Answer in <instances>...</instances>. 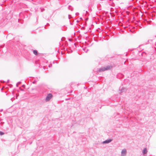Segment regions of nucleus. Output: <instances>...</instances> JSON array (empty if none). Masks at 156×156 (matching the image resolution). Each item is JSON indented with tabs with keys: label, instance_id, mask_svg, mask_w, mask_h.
<instances>
[{
	"label": "nucleus",
	"instance_id": "1",
	"mask_svg": "<svg viewBox=\"0 0 156 156\" xmlns=\"http://www.w3.org/2000/svg\"><path fill=\"white\" fill-rule=\"evenodd\" d=\"M112 68V66H107L98 69V72H104L105 70H110Z\"/></svg>",
	"mask_w": 156,
	"mask_h": 156
},
{
	"label": "nucleus",
	"instance_id": "2",
	"mask_svg": "<svg viewBox=\"0 0 156 156\" xmlns=\"http://www.w3.org/2000/svg\"><path fill=\"white\" fill-rule=\"evenodd\" d=\"M52 97V95L51 94L49 93L48 94L45 98L46 101H49Z\"/></svg>",
	"mask_w": 156,
	"mask_h": 156
},
{
	"label": "nucleus",
	"instance_id": "3",
	"mask_svg": "<svg viewBox=\"0 0 156 156\" xmlns=\"http://www.w3.org/2000/svg\"><path fill=\"white\" fill-rule=\"evenodd\" d=\"M127 90V89L126 88L122 87L121 89L120 87L119 89V93L120 94H122L123 93H125Z\"/></svg>",
	"mask_w": 156,
	"mask_h": 156
},
{
	"label": "nucleus",
	"instance_id": "4",
	"mask_svg": "<svg viewBox=\"0 0 156 156\" xmlns=\"http://www.w3.org/2000/svg\"><path fill=\"white\" fill-rule=\"evenodd\" d=\"M126 153V149L122 150L121 151V156H125Z\"/></svg>",
	"mask_w": 156,
	"mask_h": 156
},
{
	"label": "nucleus",
	"instance_id": "5",
	"mask_svg": "<svg viewBox=\"0 0 156 156\" xmlns=\"http://www.w3.org/2000/svg\"><path fill=\"white\" fill-rule=\"evenodd\" d=\"M112 140L111 139H107V140H105L103 141L102 142V144H108V143L111 142Z\"/></svg>",
	"mask_w": 156,
	"mask_h": 156
},
{
	"label": "nucleus",
	"instance_id": "6",
	"mask_svg": "<svg viewBox=\"0 0 156 156\" xmlns=\"http://www.w3.org/2000/svg\"><path fill=\"white\" fill-rule=\"evenodd\" d=\"M147 153V149L146 148H144V149L143 150V153L144 154H146Z\"/></svg>",
	"mask_w": 156,
	"mask_h": 156
},
{
	"label": "nucleus",
	"instance_id": "7",
	"mask_svg": "<svg viewBox=\"0 0 156 156\" xmlns=\"http://www.w3.org/2000/svg\"><path fill=\"white\" fill-rule=\"evenodd\" d=\"M68 9L71 11H73V8L70 5H69L68 7Z\"/></svg>",
	"mask_w": 156,
	"mask_h": 156
},
{
	"label": "nucleus",
	"instance_id": "8",
	"mask_svg": "<svg viewBox=\"0 0 156 156\" xmlns=\"http://www.w3.org/2000/svg\"><path fill=\"white\" fill-rule=\"evenodd\" d=\"M33 53L36 55H38V52H37V51L36 50H34L33 51Z\"/></svg>",
	"mask_w": 156,
	"mask_h": 156
},
{
	"label": "nucleus",
	"instance_id": "9",
	"mask_svg": "<svg viewBox=\"0 0 156 156\" xmlns=\"http://www.w3.org/2000/svg\"><path fill=\"white\" fill-rule=\"evenodd\" d=\"M4 133L1 131H0V135H4Z\"/></svg>",
	"mask_w": 156,
	"mask_h": 156
},
{
	"label": "nucleus",
	"instance_id": "10",
	"mask_svg": "<svg viewBox=\"0 0 156 156\" xmlns=\"http://www.w3.org/2000/svg\"><path fill=\"white\" fill-rule=\"evenodd\" d=\"M65 37H62L61 39V40L62 41H64L65 40Z\"/></svg>",
	"mask_w": 156,
	"mask_h": 156
},
{
	"label": "nucleus",
	"instance_id": "11",
	"mask_svg": "<svg viewBox=\"0 0 156 156\" xmlns=\"http://www.w3.org/2000/svg\"><path fill=\"white\" fill-rule=\"evenodd\" d=\"M75 15H76V16H78V15H79V13L78 12H76L75 13Z\"/></svg>",
	"mask_w": 156,
	"mask_h": 156
},
{
	"label": "nucleus",
	"instance_id": "12",
	"mask_svg": "<svg viewBox=\"0 0 156 156\" xmlns=\"http://www.w3.org/2000/svg\"><path fill=\"white\" fill-rule=\"evenodd\" d=\"M37 82V81L36 80H34L33 82V83H35L36 82Z\"/></svg>",
	"mask_w": 156,
	"mask_h": 156
},
{
	"label": "nucleus",
	"instance_id": "13",
	"mask_svg": "<svg viewBox=\"0 0 156 156\" xmlns=\"http://www.w3.org/2000/svg\"><path fill=\"white\" fill-rule=\"evenodd\" d=\"M68 40H69V41H72V39H68Z\"/></svg>",
	"mask_w": 156,
	"mask_h": 156
},
{
	"label": "nucleus",
	"instance_id": "14",
	"mask_svg": "<svg viewBox=\"0 0 156 156\" xmlns=\"http://www.w3.org/2000/svg\"><path fill=\"white\" fill-rule=\"evenodd\" d=\"M21 83V82H18L17 83L18 84H20V83Z\"/></svg>",
	"mask_w": 156,
	"mask_h": 156
},
{
	"label": "nucleus",
	"instance_id": "15",
	"mask_svg": "<svg viewBox=\"0 0 156 156\" xmlns=\"http://www.w3.org/2000/svg\"><path fill=\"white\" fill-rule=\"evenodd\" d=\"M3 110L2 109H1V110H0V112H2V111H3Z\"/></svg>",
	"mask_w": 156,
	"mask_h": 156
},
{
	"label": "nucleus",
	"instance_id": "16",
	"mask_svg": "<svg viewBox=\"0 0 156 156\" xmlns=\"http://www.w3.org/2000/svg\"><path fill=\"white\" fill-rule=\"evenodd\" d=\"M71 16V15H69V19H70L69 16Z\"/></svg>",
	"mask_w": 156,
	"mask_h": 156
},
{
	"label": "nucleus",
	"instance_id": "17",
	"mask_svg": "<svg viewBox=\"0 0 156 156\" xmlns=\"http://www.w3.org/2000/svg\"><path fill=\"white\" fill-rule=\"evenodd\" d=\"M132 1H134V2H135V1L136 2V0H132Z\"/></svg>",
	"mask_w": 156,
	"mask_h": 156
},
{
	"label": "nucleus",
	"instance_id": "18",
	"mask_svg": "<svg viewBox=\"0 0 156 156\" xmlns=\"http://www.w3.org/2000/svg\"><path fill=\"white\" fill-rule=\"evenodd\" d=\"M9 80H8L7 81V83H8L9 82Z\"/></svg>",
	"mask_w": 156,
	"mask_h": 156
},
{
	"label": "nucleus",
	"instance_id": "19",
	"mask_svg": "<svg viewBox=\"0 0 156 156\" xmlns=\"http://www.w3.org/2000/svg\"><path fill=\"white\" fill-rule=\"evenodd\" d=\"M76 22H77V23H78V22H79V21L77 20L76 21Z\"/></svg>",
	"mask_w": 156,
	"mask_h": 156
},
{
	"label": "nucleus",
	"instance_id": "20",
	"mask_svg": "<svg viewBox=\"0 0 156 156\" xmlns=\"http://www.w3.org/2000/svg\"><path fill=\"white\" fill-rule=\"evenodd\" d=\"M18 84L17 83L16 84V86L17 87L18 86Z\"/></svg>",
	"mask_w": 156,
	"mask_h": 156
},
{
	"label": "nucleus",
	"instance_id": "21",
	"mask_svg": "<svg viewBox=\"0 0 156 156\" xmlns=\"http://www.w3.org/2000/svg\"><path fill=\"white\" fill-rule=\"evenodd\" d=\"M22 86H23V87H24L25 86V85H23Z\"/></svg>",
	"mask_w": 156,
	"mask_h": 156
},
{
	"label": "nucleus",
	"instance_id": "22",
	"mask_svg": "<svg viewBox=\"0 0 156 156\" xmlns=\"http://www.w3.org/2000/svg\"><path fill=\"white\" fill-rule=\"evenodd\" d=\"M86 12L87 13H88V11H86Z\"/></svg>",
	"mask_w": 156,
	"mask_h": 156
},
{
	"label": "nucleus",
	"instance_id": "23",
	"mask_svg": "<svg viewBox=\"0 0 156 156\" xmlns=\"http://www.w3.org/2000/svg\"><path fill=\"white\" fill-rule=\"evenodd\" d=\"M47 25H49V24L48 23H47Z\"/></svg>",
	"mask_w": 156,
	"mask_h": 156
},
{
	"label": "nucleus",
	"instance_id": "24",
	"mask_svg": "<svg viewBox=\"0 0 156 156\" xmlns=\"http://www.w3.org/2000/svg\"><path fill=\"white\" fill-rule=\"evenodd\" d=\"M21 90L22 91H23V89H21Z\"/></svg>",
	"mask_w": 156,
	"mask_h": 156
}]
</instances>
